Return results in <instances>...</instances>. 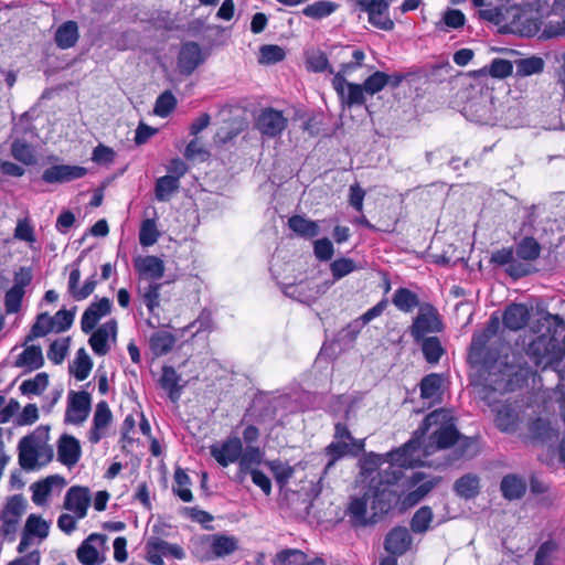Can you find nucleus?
<instances>
[{"label":"nucleus","instance_id":"20","mask_svg":"<svg viewBox=\"0 0 565 565\" xmlns=\"http://www.w3.org/2000/svg\"><path fill=\"white\" fill-rule=\"evenodd\" d=\"M439 482L440 479L438 477L426 475L422 471L413 472L406 481L409 490L408 494H428Z\"/></svg>","mask_w":565,"mask_h":565},{"label":"nucleus","instance_id":"45","mask_svg":"<svg viewBox=\"0 0 565 565\" xmlns=\"http://www.w3.org/2000/svg\"><path fill=\"white\" fill-rule=\"evenodd\" d=\"M268 467L279 486H285L292 478L295 469L288 462L281 460H273L268 462Z\"/></svg>","mask_w":565,"mask_h":565},{"label":"nucleus","instance_id":"23","mask_svg":"<svg viewBox=\"0 0 565 565\" xmlns=\"http://www.w3.org/2000/svg\"><path fill=\"white\" fill-rule=\"evenodd\" d=\"M206 541L217 557L227 556L238 548V542L234 536L213 534L207 536Z\"/></svg>","mask_w":565,"mask_h":565},{"label":"nucleus","instance_id":"38","mask_svg":"<svg viewBox=\"0 0 565 565\" xmlns=\"http://www.w3.org/2000/svg\"><path fill=\"white\" fill-rule=\"evenodd\" d=\"M338 8L337 3L323 0L307 6L302 13L308 18L320 20L331 15Z\"/></svg>","mask_w":565,"mask_h":565},{"label":"nucleus","instance_id":"33","mask_svg":"<svg viewBox=\"0 0 565 565\" xmlns=\"http://www.w3.org/2000/svg\"><path fill=\"white\" fill-rule=\"evenodd\" d=\"M93 367V362L84 348H81L75 360L70 365V372L77 381H84L88 377Z\"/></svg>","mask_w":565,"mask_h":565},{"label":"nucleus","instance_id":"46","mask_svg":"<svg viewBox=\"0 0 565 565\" xmlns=\"http://www.w3.org/2000/svg\"><path fill=\"white\" fill-rule=\"evenodd\" d=\"M544 68V61L539 56H531L516 61V74L520 76H530L539 74Z\"/></svg>","mask_w":565,"mask_h":565},{"label":"nucleus","instance_id":"56","mask_svg":"<svg viewBox=\"0 0 565 565\" xmlns=\"http://www.w3.org/2000/svg\"><path fill=\"white\" fill-rule=\"evenodd\" d=\"M557 545L554 542L543 543L535 555L534 565H554Z\"/></svg>","mask_w":565,"mask_h":565},{"label":"nucleus","instance_id":"31","mask_svg":"<svg viewBox=\"0 0 565 565\" xmlns=\"http://www.w3.org/2000/svg\"><path fill=\"white\" fill-rule=\"evenodd\" d=\"M175 338L168 331L154 332L149 340L150 349L157 356L169 353L174 347Z\"/></svg>","mask_w":565,"mask_h":565},{"label":"nucleus","instance_id":"50","mask_svg":"<svg viewBox=\"0 0 565 565\" xmlns=\"http://www.w3.org/2000/svg\"><path fill=\"white\" fill-rule=\"evenodd\" d=\"M490 339L491 337L488 335L486 332L476 331L472 334L469 358L476 362L481 361L484 354V349Z\"/></svg>","mask_w":565,"mask_h":565},{"label":"nucleus","instance_id":"55","mask_svg":"<svg viewBox=\"0 0 565 565\" xmlns=\"http://www.w3.org/2000/svg\"><path fill=\"white\" fill-rule=\"evenodd\" d=\"M49 523L35 514H31L28 518L24 527V530H26L28 533L39 537L40 540H43L49 535Z\"/></svg>","mask_w":565,"mask_h":565},{"label":"nucleus","instance_id":"17","mask_svg":"<svg viewBox=\"0 0 565 565\" xmlns=\"http://www.w3.org/2000/svg\"><path fill=\"white\" fill-rule=\"evenodd\" d=\"M113 420L111 411L107 402L102 401L96 405L93 426L88 433V440L92 444H97L103 437L106 436V430Z\"/></svg>","mask_w":565,"mask_h":565},{"label":"nucleus","instance_id":"59","mask_svg":"<svg viewBox=\"0 0 565 565\" xmlns=\"http://www.w3.org/2000/svg\"><path fill=\"white\" fill-rule=\"evenodd\" d=\"M177 100L173 94L169 90L163 92L156 100L154 114L160 117H167L175 107Z\"/></svg>","mask_w":565,"mask_h":565},{"label":"nucleus","instance_id":"61","mask_svg":"<svg viewBox=\"0 0 565 565\" xmlns=\"http://www.w3.org/2000/svg\"><path fill=\"white\" fill-rule=\"evenodd\" d=\"M330 269L335 280L343 278L356 269L354 260L350 258H339L331 263Z\"/></svg>","mask_w":565,"mask_h":565},{"label":"nucleus","instance_id":"51","mask_svg":"<svg viewBox=\"0 0 565 565\" xmlns=\"http://www.w3.org/2000/svg\"><path fill=\"white\" fill-rule=\"evenodd\" d=\"M500 490L502 494H524L526 483L523 478L516 475H508L502 479Z\"/></svg>","mask_w":565,"mask_h":565},{"label":"nucleus","instance_id":"37","mask_svg":"<svg viewBox=\"0 0 565 565\" xmlns=\"http://www.w3.org/2000/svg\"><path fill=\"white\" fill-rule=\"evenodd\" d=\"M179 189V181L175 177L164 175L157 180L154 194L156 199L160 202L168 201L170 196Z\"/></svg>","mask_w":565,"mask_h":565},{"label":"nucleus","instance_id":"44","mask_svg":"<svg viewBox=\"0 0 565 565\" xmlns=\"http://www.w3.org/2000/svg\"><path fill=\"white\" fill-rule=\"evenodd\" d=\"M422 351L428 363H437L444 354V349L437 337L423 339Z\"/></svg>","mask_w":565,"mask_h":565},{"label":"nucleus","instance_id":"43","mask_svg":"<svg viewBox=\"0 0 565 565\" xmlns=\"http://www.w3.org/2000/svg\"><path fill=\"white\" fill-rule=\"evenodd\" d=\"M457 494H478L480 491V478L475 473L460 477L454 484Z\"/></svg>","mask_w":565,"mask_h":565},{"label":"nucleus","instance_id":"42","mask_svg":"<svg viewBox=\"0 0 565 565\" xmlns=\"http://www.w3.org/2000/svg\"><path fill=\"white\" fill-rule=\"evenodd\" d=\"M443 379L433 373L426 375L420 382V396L425 399H436L440 394Z\"/></svg>","mask_w":565,"mask_h":565},{"label":"nucleus","instance_id":"8","mask_svg":"<svg viewBox=\"0 0 565 565\" xmlns=\"http://www.w3.org/2000/svg\"><path fill=\"white\" fill-rule=\"evenodd\" d=\"M147 561L152 565H163V557L182 559L183 548L178 544H170L159 537H151L146 545Z\"/></svg>","mask_w":565,"mask_h":565},{"label":"nucleus","instance_id":"11","mask_svg":"<svg viewBox=\"0 0 565 565\" xmlns=\"http://www.w3.org/2000/svg\"><path fill=\"white\" fill-rule=\"evenodd\" d=\"M113 309V301L103 297L93 302L85 309L81 318V329L84 333H90L98 322L108 316Z\"/></svg>","mask_w":565,"mask_h":565},{"label":"nucleus","instance_id":"26","mask_svg":"<svg viewBox=\"0 0 565 565\" xmlns=\"http://www.w3.org/2000/svg\"><path fill=\"white\" fill-rule=\"evenodd\" d=\"M519 413L512 405H502L495 414V425L502 431H514L519 423Z\"/></svg>","mask_w":565,"mask_h":565},{"label":"nucleus","instance_id":"14","mask_svg":"<svg viewBox=\"0 0 565 565\" xmlns=\"http://www.w3.org/2000/svg\"><path fill=\"white\" fill-rule=\"evenodd\" d=\"M87 170L79 166L55 164L42 174L43 181L46 183H64L79 179L86 174Z\"/></svg>","mask_w":565,"mask_h":565},{"label":"nucleus","instance_id":"49","mask_svg":"<svg viewBox=\"0 0 565 565\" xmlns=\"http://www.w3.org/2000/svg\"><path fill=\"white\" fill-rule=\"evenodd\" d=\"M49 385V376L46 373H38L33 379L22 382L20 390L23 394L40 395Z\"/></svg>","mask_w":565,"mask_h":565},{"label":"nucleus","instance_id":"4","mask_svg":"<svg viewBox=\"0 0 565 565\" xmlns=\"http://www.w3.org/2000/svg\"><path fill=\"white\" fill-rule=\"evenodd\" d=\"M443 330V322L437 309L428 303L419 306L417 316L409 327V333L414 340L419 341L428 333H436Z\"/></svg>","mask_w":565,"mask_h":565},{"label":"nucleus","instance_id":"21","mask_svg":"<svg viewBox=\"0 0 565 565\" xmlns=\"http://www.w3.org/2000/svg\"><path fill=\"white\" fill-rule=\"evenodd\" d=\"M530 319V311L522 303L510 305L503 315V324L505 328L516 331L524 328Z\"/></svg>","mask_w":565,"mask_h":565},{"label":"nucleus","instance_id":"58","mask_svg":"<svg viewBox=\"0 0 565 565\" xmlns=\"http://www.w3.org/2000/svg\"><path fill=\"white\" fill-rule=\"evenodd\" d=\"M70 339H58L51 343L50 349L47 351V358L54 364H61L68 351Z\"/></svg>","mask_w":565,"mask_h":565},{"label":"nucleus","instance_id":"39","mask_svg":"<svg viewBox=\"0 0 565 565\" xmlns=\"http://www.w3.org/2000/svg\"><path fill=\"white\" fill-rule=\"evenodd\" d=\"M434 514L429 507L419 508L411 520V530L415 534L426 533L433 521Z\"/></svg>","mask_w":565,"mask_h":565},{"label":"nucleus","instance_id":"40","mask_svg":"<svg viewBox=\"0 0 565 565\" xmlns=\"http://www.w3.org/2000/svg\"><path fill=\"white\" fill-rule=\"evenodd\" d=\"M54 332V326L51 316L46 312L40 313L36 317V321L32 326L30 333L26 335L25 342H30L36 338H42Z\"/></svg>","mask_w":565,"mask_h":565},{"label":"nucleus","instance_id":"12","mask_svg":"<svg viewBox=\"0 0 565 565\" xmlns=\"http://www.w3.org/2000/svg\"><path fill=\"white\" fill-rule=\"evenodd\" d=\"M287 118L274 108L264 109L256 121L257 129L265 136L274 138L279 136L287 127Z\"/></svg>","mask_w":565,"mask_h":565},{"label":"nucleus","instance_id":"63","mask_svg":"<svg viewBox=\"0 0 565 565\" xmlns=\"http://www.w3.org/2000/svg\"><path fill=\"white\" fill-rule=\"evenodd\" d=\"M24 296V290H20V288L11 287L4 297V307L7 313H15L21 308L22 298Z\"/></svg>","mask_w":565,"mask_h":565},{"label":"nucleus","instance_id":"7","mask_svg":"<svg viewBox=\"0 0 565 565\" xmlns=\"http://www.w3.org/2000/svg\"><path fill=\"white\" fill-rule=\"evenodd\" d=\"M92 397L86 391H71L67 395L65 422L74 425L83 424L90 412Z\"/></svg>","mask_w":565,"mask_h":565},{"label":"nucleus","instance_id":"27","mask_svg":"<svg viewBox=\"0 0 565 565\" xmlns=\"http://www.w3.org/2000/svg\"><path fill=\"white\" fill-rule=\"evenodd\" d=\"M181 376L172 366H163L160 384L163 390L168 391L171 401L175 402L180 398L182 386L179 385Z\"/></svg>","mask_w":565,"mask_h":565},{"label":"nucleus","instance_id":"18","mask_svg":"<svg viewBox=\"0 0 565 565\" xmlns=\"http://www.w3.org/2000/svg\"><path fill=\"white\" fill-rule=\"evenodd\" d=\"M412 543L413 537L408 530L404 526H397L387 533L384 547L393 556H401L411 548Z\"/></svg>","mask_w":565,"mask_h":565},{"label":"nucleus","instance_id":"2","mask_svg":"<svg viewBox=\"0 0 565 565\" xmlns=\"http://www.w3.org/2000/svg\"><path fill=\"white\" fill-rule=\"evenodd\" d=\"M420 497H354L344 512L353 526H366L384 515L402 514L418 503Z\"/></svg>","mask_w":565,"mask_h":565},{"label":"nucleus","instance_id":"13","mask_svg":"<svg viewBox=\"0 0 565 565\" xmlns=\"http://www.w3.org/2000/svg\"><path fill=\"white\" fill-rule=\"evenodd\" d=\"M134 267L141 282L158 280L163 277L166 270L163 260L152 255L136 257Z\"/></svg>","mask_w":565,"mask_h":565},{"label":"nucleus","instance_id":"62","mask_svg":"<svg viewBox=\"0 0 565 565\" xmlns=\"http://www.w3.org/2000/svg\"><path fill=\"white\" fill-rule=\"evenodd\" d=\"M307 64L313 72L321 73L328 71L330 74H335L334 70L329 64L327 55L321 51L313 52L309 55Z\"/></svg>","mask_w":565,"mask_h":565},{"label":"nucleus","instance_id":"34","mask_svg":"<svg viewBox=\"0 0 565 565\" xmlns=\"http://www.w3.org/2000/svg\"><path fill=\"white\" fill-rule=\"evenodd\" d=\"M554 11L556 13L563 14V21H548L542 31V36L544 39H552L558 36H565V0H556L554 6Z\"/></svg>","mask_w":565,"mask_h":565},{"label":"nucleus","instance_id":"24","mask_svg":"<svg viewBox=\"0 0 565 565\" xmlns=\"http://www.w3.org/2000/svg\"><path fill=\"white\" fill-rule=\"evenodd\" d=\"M352 57L354 58V62L341 64L340 71L337 72L332 78V87L337 93L341 94L343 90V85L347 84L345 75L350 74L362 65L365 54L361 50H355L352 53Z\"/></svg>","mask_w":565,"mask_h":565},{"label":"nucleus","instance_id":"36","mask_svg":"<svg viewBox=\"0 0 565 565\" xmlns=\"http://www.w3.org/2000/svg\"><path fill=\"white\" fill-rule=\"evenodd\" d=\"M541 246L533 237L522 238L515 247V254L523 260H535L540 257Z\"/></svg>","mask_w":565,"mask_h":565},{"label":"nucleus","instance_id":"54","mask_svg":"<svg viewBox=\"0 0 565 565\" xmlns=\"http://www.w3.org/2000/svg\"><path fill=\"white\" fill-rule=\"evenodd\" d=\"M327 455L330 457V461L327 468L331 467L337 460L344 457L347 454H356L351 444L335 439L326 448Z\"/></svg>","mask_w":565,"mask_h":565},{"label":"nucleus","instance_id":"3","mask_svg":"<svg viewBox=\"0 0 565 565\" xmlns=\"http://www.w3.org/2000/svg\"><path fill=\"white\" fill-rule=\"evenodd\" d=\"M49 425H40L18 443V461L25 471H36L50 463L54 457L50 445Z\"/></svg>","mask_w":565,"mask_h":565},{"label":"nucleus","instance_id":"16","mask_svg":"<svg viewBox=\"0 0 565 565\" xmlns=\"http://www.w3.org/2000/svg\"><path fill=\"white\" fill-rule=\"evenodd\" d=\"M82 448L77 438L72 435L63 434L57 443V459L64 466L72 468L81 459Z\"/></svg>","mask_w":565,"mask_h":565},{"label":"nucleus","instance_id":"35","mask_svg":"<svg viewBox=\"0 0 565 565\" xmlns=\"http://www.w3.org/2000/svg\"><path fill=\"white\" fill-rule=\"evenodd\" d=\"M98 539L97 535H89L78 547L77 558L83 565H96L99 562V553L93 542Z\"/></svg>","mask_w":565,"mask_h":565},{"label":"nucleus","instance_id":"1","mask_svg":"<svg viewBox=\"0 0 565 565\" xmlns=\"http://www.w3.org/2000/svg\"><path fill=\"white\" fill-rule=\"evenodd\" d=\"M460 435L449 411L438 409L428 414L413 437L402 447L384 455H376L377 463H388L379 472V482L373 494H395L390 487L402 478L401 468H413L425 463V459L440 449L451 447Z\"/></svg>","mask_w":565,"mask_h":565},{"label":"nucleus","instance_id":"10","mask_svg":"<svg viewBox=\"0 0 565 565\" xmlns=\"http://www.w3.org/2000/svg\"><path fill=\"white\" fill-rule=\"evenodd\" d=\"M25 511L21 497H12L0 512V533L4 536L17 532L20 519Z\"/></svg>","mask_w":565,"mask_h":565},{"label":"nucleus","instance_id":"19","mask_svg":"<svg viewBox=\"0 0 565 565\" xmlns=\"http://www.w3.org/2000/svg\"><path fill=\"white\" fill-rule=\"evenodd\" d=\"M161 287L162 284L156 281H139L138 285V296L152 316L157 315V309L160 307Z\"/></svg>","mask_w":565,"mask_h":565},{"label":"nucleus","instance_id":"53","mask_svg":"<svg viewBox=\"0 0 565 565\" xmlns=\"http://www.w3.org/2000/svg\"><path fill=\"white\" fill-rule=\"evenodd\" d=\"M90 497H65L64 508L74 513L76 519H83L90 505Z\"/></svg>","mask_w":565,"mask_h":565},{"label":"nucleus","instance_id":"5","mask_svg":"<svg viewBox=\"0 0 565 565\" xmlns=\"http://www.w3.org/2000/svg\"><path fill=\"white\" fill-rule=\"evenodd\" d=\"M514 390V383L511 377V370L504 369L500 372H490L484 380V385L479 391L482 399L489 405L497 402V394L502 395Z\"/></svg>","mask_w":565,"mask_h":565},{"label":"nucleus","instance_id":"48","mask_svg":"<svg viewBox=\"0 0 565 565\" xmlns=\"http://www.w3.org/2000/svg\"><path fill=\"white\" fill-rule=\"evenodd\" d=\"M160 233L157 228L156 221L152 218H147L142 221L140 231H139V242L142 246H152L157 243Z\"/></svg>","mask_w":565,"mask_h":565},{"label":"nucleus","instance_id":"60","mask_svg":"<svg viewBox=\"0 0 565 565\" xmlns=\"http://www.w3.org/2000/svg\"><path fill=\"white\" fill-rule=\"evenodd\" d=\"M334 439L345 441L349 440L355 452H360L364 449V440L355 439L351 435L348 426L343 423H337L334 426Z\"/></svg>","mask_w":565,"mask_h":565},{"label":"nucleus","instance_id":"32","mask_svg":"<svg viewBox=\"0 0 565 565\" xmlns=\"http://www.w3.org/2000/svg\"><path fill=\"white\" fill-rule=\"evenodd\" d=\"M43 354L39 345H30L18 356L15 365L19 367H28L29 370H38L43 365Z\"/></svg>","mask_w":565,"mask_h":565},{"label":"nucleus","instance_id":"47","mask_svg":"<svg viewBox=\"0 0 565 565\" xmlns=\"http://www.w3.org/2000/svg\"><path fill=\"white\" fill-rule=\"evenodd\" d=\"M390 82L391 76L388 74L376 71L370 75L362 85L366 94L374 95L380 93Z\"/></svg>","mask_w":565,"mask_h":565},{"label":"nucleus","instance_id":"41","mask_svg":"<svg viewBox=\"0 0 565 565\" xmlns=\"http://www.w3.org/2000/svg\"><path fill=\"white\" fill-rule=\"evenodd\" d=\"M11 154L19 162L31 166L36 162L33 148L24 140L17 139L11 145Z\"/></svg>","mask_w":565,"mask_h":565},{"label":"nucleus","instance_id":"22","mask_svg":"<svg viewBox=\"0 0 565 565\" xmlns=\"http://www.w3.org/2000/svg\"><path fill=\"white\" fill-rule=\"evenodd\" d=\"M288 226L296 235L306 239L316 237L320 232L318 222L301 215H292L289 217Z\"/></svg>","mask_w":565,"mask_h":565},{"label":"nucleus","instance_id":"25","mask_svg":"<svg viewBox=\"0 0 565 565\" xmlns=\"http://www.w3.org/2000/svg\"><path fill=\"white\" fill-rule=\"evenodd\" d=\"M79 38L77 23L66 21L58 26L55 33V43L60 49L73 47Z\"/></svg>","mask_w":565,"mask_h":565},{"label":"nucleus","instance_id":"30","mask_svg":"<svg viewBox=\"0 0 565 565\" xmlns=\"http://www.w3.org/2000/svg\"><path fill=\"white\" fill-rule=\"evenodd\" d=\"M393 305L403 312H412L416 307L419 308L418 296L407 288H398L395 290L393 298Z\"/></svg>","mask_w":565,"mask_h":565},{"label":"nucleus","instance_id":"6","mask_svg":"<svg viewBox=\"0 0 565 565\" xmlns=\"http://www.w3.org/2000/svg\"><path fill=\"white\" fill-rule=\"evenodd\" d=\"M88 343L96 355L104 356L110 351L111 343H116L118 333V323L116 319H110L96 327L90 332Z\"/></svg>","mask_w":565,"mask_h":565},{"label":"nucleus","instance_id":"52","mask_svg":"<svg viewBox=\"0 0 565 565\" xmlns=\"http://www.w3.org/2000/svg\"><path fill=\"white\" fill-rule=\"evenodd\" d=\"M285 51L282 47L273 44H265L259 49L258 62L260 64H275L285 58Z\"/></svg>","mask_w":565,"mask_h":565},{"label":"nucleus","instance_id":"64","mask_svg":"<svg viewBox=\"0 0 565 565\" xmlns=\"http://www.w3.org/2000/svg\"><path fill=\"white\" fill-rule=\"evenodd\" d=\"M54 332L60 333L70 329L74 321V313L65 309L58 310L53 317H51Z\"/></svg>","mask_w":565,"mask_h":565},{"label":"nucleus","instance_id":"9","mask_svg":"<svg viewBox=\"0 0 565 565\" xmlns=\"http://www.w3.org/2000/svg\"><path fill=\"white\" fill-rule=\"evenodd\" d=\"M243 451L242 440L237 436H230L222 443L210 446V454L222 467L241 461Z\"/></svg>","mask_w":565,"mask_h":565},{"label":"nucleus","instance_id":"15","mask_svg":"<svg viewBox=\"0 0 565 565\" xmlns=\"http://www.w3.org/2000/svg\"><path fill=\"white\" fill-rule=\"evenodd\" d=\"M204 62V55L200 45L195 42H186L181 46L178 56V67L182 74L190 75Z\"/></svg>","mask_w":565,"mask_h":565},{"label":"nucleus","instance_id":"29","mask_svg":"<svg viewBox=\"0 0 565 565\" xmlns=\"http://www.w3.org/2000/svg\"><path fill=\"white\" fill-rule=\"evenodd\" d=\"M342 102L347 107L351 108L352 106H361L365 103V90L363 88L362 84H354L347 82L345 85H343V90L340 93H337Z\"/></svg>","mask_w":565,"mask_h":565},{"label":"nucleus","instance_id":"28","mask_svg":"<svg viewBox=\"0 0 565 565\" xmlns=\"http://www.w3.org/2000/svg\"><path fill=\"white\" fill-rule=\"evenodd\" d=\"M66 486V481L58 475L49 476L47 478L34 482L30 489L32 494L44 495L52 492H61Z\"/></svg>","mask_w":565,"mask_h":565},{"label":"nucleus","instance_id":"57","mask_svg":"<svg viewBox=\"0 0 565 565\" xmlns=\"http://www.w3.org/2000/svg\"><path fill=\"white\" fill-rule=\"evenodd\" d=\"M306 558V555L300 550L287 548L277 553L274 558V565H299Z\"/></svg>","mask_w":565,"mask_h":565}]
</instances>
